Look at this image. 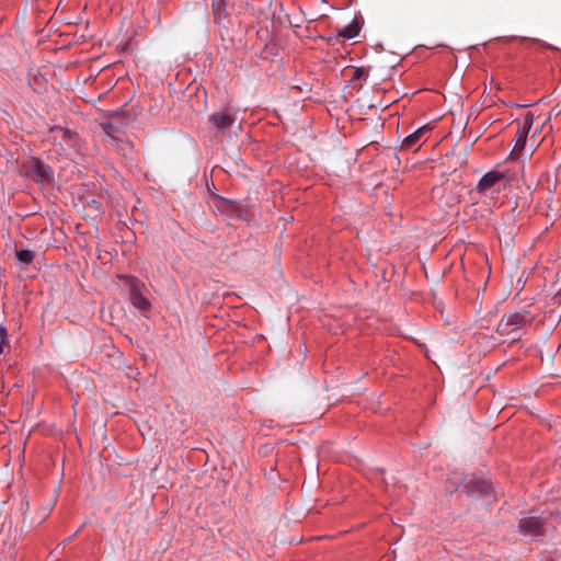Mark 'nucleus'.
<instances>
[{"label": "nucleus", "instance_id": "1", "mask_svg": "<svg viewBox=\"0 0 561 561\" xmlns=\"http://www.w3.org/2000/svg\"><path fill=\"white\" fill-rule=\"evenodd\" d=\"M534 319L535 314H533L529 310H520L506 313L501 318L497 324V332L501 335H508L524 328L525 325L530 324Z\"/></svg>", "mask_w": 561, "mask_h": 561}, {"label": "nucleus", "instance_id": "2", "mask_svg": "<svg viewBox=\"0 0 561 561\" xmlns=\"http://www.w3.org/2000/svg\"><path fill=\"white\" fill-rule=\"evenodd\" d=\"M122 278L125 279L129 286L131 305L142 312L148 311L151 304L144 295V283L131 276H124Z\"/></svg>", "mask_w": 561, "mask_h": 561}, {"label": "nucleus", "instance_id": "3", "mask_svg": "<svg viewBox=\"0 0 561 561\" xmlns=\"http://www.w3.org/2000/svg\"><path fill=\"white\" fill-rule=\"evenodd\" d=\"M518 527L523 535L537 537L545 535L547 523L536 516H526L519 519Z\"/></svg>", "mask_w": 561, "mask_h": 561}, {"label": "nucleus", "instance_id": "4", "mask_svg": "<svg viewBox=\"0 0 561 561\" xmlns=\"http://www.w3.org/2000/svg\"><path fill=\"white\" fill-rule=\"evenodd\" d=\"M533 125V116L527 115L525 118V122L522 126L518 127L516 135H515V145L512 151V156L518 157L522 151L524 150L526 142H527V136Z\"/></svg>", "mask_w": 561, "mask_h": 561}, {"label": "nucleus", "instance_id": "5", "mask_svg": "<svg viewBox=\"0 0 561 561\" xmlns=\"http://www.w3.org/2000/svg\"><path fill=\"white\" fill-rule=\"evenodd\" d=\"M26 173L30 178L38 182L48 181L51 178L50 169L35 158L28 161Z\"/></svg>", "mask_w": 561, "mask_h": 561}, {"label": "nucleus", "instance_id": "6", "mask_svg": "<svg viewBox=\"0 0 561 561\" xmlns=\"http://www.w3.org/2000/svg\"><path fill=\"white\" fill-rule=\"evenodd\" d=\"M504 180V174L499 171H490L485 173L477 185L479 193L485 194L490 191H496V185Z\"/></svg>", "mask_w": 561, "mask_h": 561}, {"label": "nucleus", "instance_id": "7", "mask_svg": "<svg viewBox=\"0 0 561 561\" xmlns=\"http://www.w3.org/2000/svg\"><path fill=\"white\" fill-rule=\"evenodd\" d=\"M428 131L426 126L420 127L414 133L405 137L402 141L401 149L410 150L420 148V141L422 137Z\"/></svg>", "mask_w": 561, "mask_h": 561}, {"label": "nucleus", "instance_id": "8", "mask_svg": "<svg viewBox=\"0 0 561 561\" xmlns=\"http://www.w3.org/2000/svg\"><path fill=\"white\" fill-rule=\"evenodd\" d=\"M211 121L218 129H226L233 123L231 115L227 113H218L211 116Z\"/></svg>", "mask_w": 561, "mask_h": 561}, {"label": "nucleus", "instance_id": "9", "mask_svg": "<svg viewBox=\"0 0 561 561\" xmlns=\"http://www.w3.org/2000/svg\"><path fill=\"white\" fill-rule=\"evenodd\" d=\"M359 33V25L356 21H353L348 25H346L342 31L339 32V35L344 38H354Z\"/></svg>", "mask_w": 561, "mask_h": 561}, {"label": "nucleus", "instance_id": "10", "mask_svg": "<svg viewBox=\"0 0 561 561\" xmlns=\"http://www.w3.org/2000/svg\"><path fill=\"white\" fill-rule=\"evenodd\" d=\"M15 255L19 262L24 264H31L34 260V252H32L31 250L16 251Z\"/></svg>", "mask_w": 561, "mask_h": 561}, {"label": "nucleus", "instance_id": "11", "mask_svg": "<svg viewBox=\"0 0 561 561\" xmlns=\"http://www.w3.org/2000/svg\"><path fill=\"white\" fill-rule=\"evenodd\" d=\"M366 77V72L363 68H356L353 70V75H352V78L351 80L352 81H355V80H359L362 78H365Z\"/></svg>", "mask_w": 561, "mask_h": 561}, {"label": "nucleus", "instance_id": "12", "mask_svg": "<svg viewBox=\"0 0 561 561\" xmlns=\"http://www.w3.org/2000/svg\"><path fill=\"white\" fill-rule=\"evenodd\" d=\"M304 85H305V88H308V85H307V84H304ZM289 89H290L291 91H296V90H297V91H299L300 93H302V92H304V89H302L300 85H298V84H293V85H290V87H289ZM308 92H309V90H308V89H306V90H305V93H308Z\"/></svg>", "mask_w": 561, "mask_h": 561}, {"label": "nucleus", "instance_id": "13", "mask_svg": "<svg viewBox=\"0 0 561 561\" xmlns=\"http://www.w3.org/2000/svg\"><path fill=\"white\" fill-rule=\"evenodd\" d=\"M553 304L561 307V289L553 296Z\"/></svg>", "mask_w": 561, "mask_h": 561}, {"label": "nucleus", "instance_id": "14", "mask_svg": "<svg viewBox=\"0 0 561 561\" xmlns=\"http://www.w3.org/2000/svg\"><path fill=\"white\" fill-rule=\"evenodd\" d=\"M301 540H302V537H291V538L286 539V542H288L289 545H294V543L301 542Z\"/></svg>", "mask_w": 561, "mask_h": 561}, {"label": "nucleus", "instance_id": "15", "mask_svg": "<svg viewBox=\"0 0 561 561\" xmlns=\"http://www.w3.org/2000/svg\"><path fill=\"white\" fill-rule=\"evenodd\" d=\"M0 339L7 340V329L3 325L0 327Z\"/></svg>", "mask_w": 561, "mask_h": 561}, {"label": "nucleus", "instance_id": "16", "mask_svg": "<svg viewBox=\"0 0 561 561\" xmlns=\"http://www.w3.org/2000/svg\"><path fill=\"white\" fill-rule=\"evenodd\" d=\"M7 343V340L0 339V354L4 352V344Z\"/></svg>", "mask_w": 561, "mask_h": 561}, {"label": "nucleus", "instance_id": "17", "mask_svg": "<svg viewBox=\"0 0 561 561\" xmlns=\"http://www.w3.org/2000/svg\"><path fill=\"white\" fill-rule=\"evenodd\" d=\"M293 219H294L293 217H289V218H283V220H285V221H293Z\"/></svg>", "mask_w": 561, "mask_h": 561}, {"label": "nucleus", "instance_id": "18", "mask_svg": "<svg viewBox=\"0 0 561 561\" xmlns=\"http://www.w3.org/2000/svg\"><path fill=\"white\" fill-rule=\"evenodd\" d=\"M300 522V518H295L294 519V523H299Z\"/></svg>", "mask_w": 561, "mask_h": 561}]
</instances>
